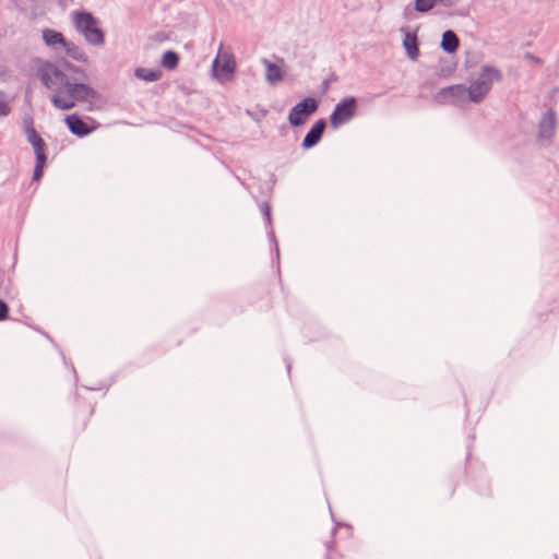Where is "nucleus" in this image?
<instances>
[{
  "label": "nucleus",
  "mask_w": 559,
  "mask_h": 559,
  "mask_svg": "<svg viewBox=\"0 0 559 559\" xmlns=\"http://www.w3.org/2000/svg\"><path fill=\"white\" fill-rule=\"evenodd\" d=\"M37 74L47 88L55 91L51 103L58 109L69 110L78 103H91L96 98V92L90 85L71 82L53 63H43Z\"/></svg>",
  "instance_id": "f257e3e1"
},
{
  "label": "nucleus",
  "mask_w": 559,
  "mask_h": 559,
  "mask_svg": "<svg viewBox=\"0 0 559 559\" xmlns=\"http://www.w3.org/2000/svg\"><path fill=\"white\" fill-rule=\"evenodd\" d=\"M502 79L499 70L492 68H484L477 80H475L467 88L468 100L479 103L488 94L493 82Z\"/></svg>",
  "instance_id": "f03ea898"
},
{
  "label": "nucleus",
  "mask_w": 559,
  "mask_h": 559,
  "mask_svg": "<svg viewBox=\"0 0 559 559\" xmlns=\"http://www.w3.org/2000/svg\"><path fill=\"white\" fill-rule=\"evenodd\" d=\"M73 23L78 32L84 36L88 44L102 45L104 43V34L91 13L75 12L73 14Z\"/></svg>",
  "instance_id": "7ed1b4c3"
},
{
  "label": "nucleus",
  "mask_w": 559,
  "mask_h": 559,
  "mask_svg": "<svg viewBox=\"0 0 559 559\" xmlns=\"http://www.w3.org/2000/svg\"><path fill=\"white\" fill-rule=\"evenodd\" d=\"M236 61L229 49L219 46L216 58L213 61V74L219 81H229L235 72Z\"/></svg>",
  "instance_id": "20e7f679"
},
{
  "label": "nucleus",
  "mask_w": 559,
  "mask_h": 559,
  "mask_svg": "<svg viewBox=\"0 0 559 559\" xmlns=\"http://www.w3.org/2000/svg\"><path fill=\"white\" fill-rule=\"evenodd\" d=\"M26 136L28 142L31 143L35 156H36V164L34 168V180L40 179L43 176V170L46 164V144L44 140L40 138V135L36 132L34 128H28L26 130Z\"/></svg>",
  "instance_id": "39448f33"
},
{
  "label": "nucleus",
  "mask_w": 559,
  "mask_h": 559,
  "mask_svg": "<svg viewBox=\"0 0 559 559\" xmlns=\"http://www.w3.org/2000/svg\"><path fill=\"white\" fill-rule=\"evenodd\" d=\"M357 102L355 97H346L340 102L330 116V124L333 129H338L342 124L348 122L356 114Z\"/></svg>",
  "instance_id": "423d86ee"
},
{
  "label": "nucleus",
  "mask_w": 559,
  "mask_h": 559,
  "mask_svg": "<svg viewBox=\"0 0 559 559\" xmlns=\"http://www.w3.org/2000/svg\"><path fill=\"white\" fill-rule=\"evenodd\" d=\"M317 109L318 102L312 97H307L290 109L288 122L293 127L301 126Z\"/></svg>",
  "instance_id": "0eeeda50"
},
{
  "label": "nucleus",
  "mask_w": 559,
  "mask_h": 559,
  "mask_svg": "<svg viewBox=\"0 0 559 559\" xmlns=\"http://www.w3.org/2000/svg\"><path fill=\"white\" fill-rule=\"evenodd\" d=\"M468 100L467 88L463 85H452L440 90L435 95L437 104H453L461 106Z\"/></svg>",
  "instance_id": "6e6552de"
},
{
  "label": "nucleus",
  "mask_w": 559,
  "mask_h": 559,
  "mask_svg": "<svg viewBox=\"0 0 559 559\" xmlns=\"http://www.w3.org/2000/svg\"><path fill=\"white\" fill-rule=\"evenodd\" d=\"M556 114L552 109L547 110L539 121L538 138L542 140L550 139L555 133Z\"/></svg>",
  "instance_id": "1a4fd4ad"
},
{
  "label": "nucleus",
  "mask_w": 559,
  "mask_h": 559,
  "mask_svg": "<svg viewBox=\"0 0 559 559\" xmlns=\"http://www.w3.org/2000/svg\"><path fill=\"white\" fill-rule=\"evenodd\" d=\"M324 128L325 121L323 119H319L318 121H316L310 131L304 138V148H310L314 146L321 140Z\"/></svg>",
  "instance_id": "9d476101"
},
{
  "label": "nucleus",
  "mask_w": 559,
  "mask_h": 559,
  "mask_svg": "<svg viewBox=\"0 0 559 559\" xmlns=\"http://www.w3.org/2000/svg\"><path fill=\"white\" fill-rule=\"evenodd\" d=\"M66 123L73 134L83 136L91 132V129L87 127V124L76 115L67 116Z\"/></svg>",
  "instance_id": "9b49d317"
},
{
  "label": "nucleus",
  "mask_w": 559,
  "mask_h": 559,
  "mask_svg": "<svg viewBox=\"0 0 559 559\" xmlns=\"http://www.w3.org/2000/svg\"><path fill=\"white\" fill-rule=\"evenodd\" d=\"M263 64L266 68L265 78L271 84H276L284 79L283 67L276 63H272L267 60H263Z\"/></svg>",
  "instance_id": "f8f14e48"
},
{
  "label": "nucleus",
  "mask_w": 559,
  "mask_h": 559,
  "mask_svg": "<svg viewBox=\"0 0 559 559\" xmlns=\"http://www.w3.org/2000/svg\"><path fill=\"white\" fill-rule=\"evenodd\" d=\"M441 47L447 52H454L459 47V38L452 31H447L442 35Z\"/></svg>",
  "instance_id": "ddd939ff"
},
{
  "label": "nucleus",
  "mask_w": 559,
  "mask_h": 559,
  "mask_svg": "<svg viewBox=\"0 0 559 559\" xmlns=\"http://www.w3.org/2000/svg\"><path fill=\"white\" fill-rule=\"evenodd\" d=\"M404 48L412 60H416L418 57L417 39L415 35L406 34L403 40Z\"/></svg>",
  "instance_id": "4468645a"
},
{
  "label": "nucleus",
  "mask_w": 559,
  "mask_h": 559,
  "mask_svg": "<svg viewBox=\"0 0 559 559\" xmlns=\"http://www.w3.org/2000/svg\"><path fill=\"white\" fill-rule=\"evenodd\" d=\"M43 38L47 45H64L67 43L63 38V35L53 29H45L43 32Z\"/></svg>",
  "instance_id": "2eb2a0df"
},
{
  "label": "nucleus",
  "mask_w": 559,
  "mask_h": 559,
  "mask_svg": "<svg viewBox=\"0 0 559 559\" xmlns=\"http://www.w3.org/2000/svg\"><path fill=\"white\" fill-rule=\"evenodd\" d=\"M162 66L168 70H174L179 63V56L173 50H168L163 55Z\"/></svg>",
  "instance_id": "dca6fc26"
},
{
  "label": "nucleus",
  "mask_w": 559,
  "mask_h": 559,
  "mask_svg": "<svg viewBox=\"0 0 559 559\" xmlns=\"http://www.w3.org/2000/svg\"><path fill=\"white\" fill-rule=\"evenodd\" d=\"M63 47H64L67 53L70 57H72L73 59H75L78 61H82V62L87 61L86 55L81 49H79V47H76L74 44L66 43L63 45Z\"/></svg>",
  "instance_id": "f3484780"
},
{
  "label": "nucleus",
  "mask_w": 559,
  "mask_h": 559,
  "mask_svg": "<svg viewBox=\"0 0 559 559\" xmlns=\"http://www.w3.org/2000/svg\"><path fill=\"white\" fill-rule=\"evenodd\" d=\"M135 75L148 82L157 81L162 73L158 70L138 69Z\"/></svg>",
  "instance_id": "a211bd4d"
},
{
  "label": "nucleus",
  "mask_w": 559,
  "mask_h": 559,
  "mask_svg": "<svg viewBox=\"0 0 559 559\" xmlns=\"http://www.w3.org/2000/svg\"><path fill=\"white\" fill-rule=\"evenodd\" d=\"M438 0H416L415 10L418 12H428L431 10Z\"/></svg>",
  "instance_id": "6ab92c4d"
},
{
  "label": "nucleus",
  "mask_w": 559,
  "mask_h": 559,
  "mask_svg": "<svg viewBox=\"0 0 559 559\" xmlns=\"http://www.w3.org/2000/svg\"><path fill=\"white\" fill-rule=\"evenodd\" d=\"M10 112V106L7 100V96L3 92H0V115L7 116Z\"/></svg>",
  "instance_id": "aec40b11"
},
{
  "label": "nucleus",
  "mask_w": 559,
  "mask_h": 559,
  "mask_svg": "<svg viewBox=\"0 0 559 559\" xmlns=\"http://www.w3.org/2000/svg\"><path fill=\"white\" fill-rule=\"evenodd\" d=\"M64 67H66V70H67V71H73V72H75V73L81 74V76H82V78H84V79L86 78V74L84 73V71L79 70L78 68H75L74 66H72V64H71V63H69V62H64Z\"/></svg>",
  "instance_id": "412c9836"
},
{
  "label": "nucleus",
  "mask_w": 559,
  "mask_h": 559,
  "mask_svg": "<svg viewBox=\"0 0 559 559\" xmlns=\"http://www.w3.org/2000/svg\"><path fill=\"white\" fill-rule=\"evenodd\" d=\"M8 316V306L4 301L0 300V321L4 320Z\"/></svg>",
  "instance_id": "4be33fe9"
}]
</instances>
